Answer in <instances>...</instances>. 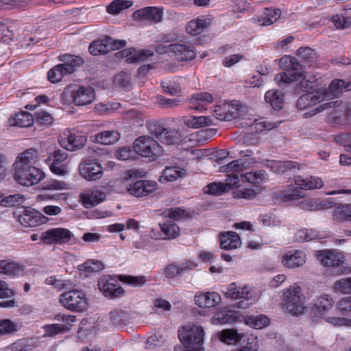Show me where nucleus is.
Returning a JSON list of instances; mask_svg holds the SVG:
<instances>
[{
    "mask_svg": "<svg viewBox=\"0 0 351 351\" xmlns=\"http://www.w3.org/2000/svg\"><path fill=\"white\" fill-rule=\"evenodd\" d=\"M38 152L29 148L21 153L14 163V179L19 184L32 186L38 184L44 178L43 172L33 165L38 160Z\"/></svg>",
    "mask_w": 351,
    "mask_h": 351,
    "instance_id": "obj_1",
    "label": "nucleus"
},
{
    "mask_svg": "<svg viewBox=\"0 0 351 351\" xmlns=\"http://www.w3.org/2000/svg\"><path fill=\"white\" fill-rule=\"evenodd\" d=\"M280 65L284 70L288 71L289 73L282 72L276 75L274 80L279 86H282L286 84L298 81L302 77L301 85L302 87H304V84L309 82V80H305L303 73L300 71L302 70V65L297 58L290 56H285L280 59Z\"/></svg>",
    "mask_w": 351,
    "mask_h": 351,
    "instance_id": "obj_2",
    "label": "nucleus"
},
{
    "mask_svg": "<svg viewBox=\"0 0 351 351\" xmlns=\"http://www.w3.org/2000/svg\"><path fill=\"white\" fill-rule=\"evenodd\" d=\"M204 330L202 326L187 324L178 330V337L186 348L202 351Z\"/></svg>",
    "mask_w": 351,
    "mask_h": 351,
    "instance_id": "obj_3",
    "label": "nucleus"
},
{
    "mask_svg": "<svg viewBox=\"0 0 351 351\" xmlns=\"http://www.w3.org/2000/svg\"><path fill=\"white\" fill-rule=\"evenodd\" d=\"M328 116V121L334 125H346L351 119V110L346 106L339 104V101L323 104L308 112L310 116L317 114L326 109L334 108Z\"/></svg>",
    "mask_w": 351,
    "mask_h": 351,
    "instance_id": "obj_4",
    "label": "nucleus"
},
{
    "mask_svg": "<svg viewBox=\"0 0 351 351\" xmlns=\"http://www.w3.org/2000/svg\"><path fill=\"white\" fill-rule=\"evenodd\" d=\"M283 306L293 315L304 314L306 309L305 296L300 287L293 286L285 292Z\"/></svg>",
    "mask_w": 351,
    "mask_h": 351,
    "instance_id": "obj_5",
    "label": "nucleus"
},
{
    "mask_svg": "<svg viewBox=\"0 0 351 351\" xmlns=\"http://www.w3.org/2000/svg\"><path fill=\"white\" fill-rule=\"evenodd\" d=\"M148 132L166 145L179 144L181 140V133L179 130L165 128L157 122H149L147 124Z\"/></svg>",
    "mask_w": 351,
    "mask_h": 351,
    "instance_id": "obj_6",
    "label": "nucleus"
},
{
    "mask_svg": "<svg viewBox=\"0 0 351 351\" xmlns=\"http://www.w3.org/2000/svg\"><path fill=\"white\" fill-rule=\"evenodd\" d=\"M134 150L138 155L143 157L159 156L162 152V147L152 137L142 136L137 138L134 143Z\"/></svg>",
    "mask_w": 351,
    "mask_h": 351,
    "instance_id": "obj_7",
    "label": "nucleus"
},
{
    "mask_svg": "<svg viewBox=\"0 0 351 351\" xmlns=\"http://www.w3.org/2000/svg\"><path fill=\"white\" fill-rule=\"evenodd\" d=\"M60 302L67 309L73 311H83L87 306L85 295L77 290L62 293L60 298Z\"/></svg>",
    "mask_w": 351,
    "mask_h": 351,
    "instance_id": "obj_8",
    "label": "nucleus"
},
{
    "mask_svg": "<svg viewBox=\"0 0 351 351\" xmlns=\"http://www.w3.org/2000/svg\"><path fill=\"white\" fill-rule=\"evenodd\" d=\"M163 15L162 8L148 6L134 12L132 17L134 20L141 23L148 21L152 23H158L162 20Z\"/></svg>",
    "mask_w": 351,
    "mask_h": 351,
    "instance_id": "obj_9",
    "label": "nucleus"
},
{
    "mask_svg": "<svg viewBox=\"0 0 351 351\" xmlns=\"http://www.w3.org/2000/svg\"><path fill=\"white\" fill-rule=\"evenodd\" d=\"M72 232L66 228H56L42 233L40 240L46 244L67 243L73 237Z\"/></svg>",
    "mask_w": 351,
    "mask_h": 351,
    "instance_id": "obj_10",
    "label": "nucleus"
},
{
    "mask_svg": "<svg viewBox=\"0 0 351 351\" xmlns=\"http://www.w3.org/2000/svg\"><path fill=\"white\" fill-rule=\"evenodd\" d=\"M158 186L156 182L153 180H141L129 184L126 189L128 192L137 197L147 196L154 192Z\"/></svg>",
    "mask_w": 351,
    "mask_h": 351,
    "instance_id": "obj_11",
    "label": "nucleus"
},
{
    "mask_svg": "<svg viewBox=\"0 0 351 351\" xmlns=\"http://www.w3.org/2000/svg\"><path fill=\"white\" fill-rule=\"evenodd\" d=\"M164 52L173 53L179 61L192 60L196 57V51L193 46L184 44H171L163 47Z\"/></svg>",
    "mask_w": 351,
    "mask_h": 351,
    "instance_id": "obj_12",
    "label": "nucleus"
},
{
    "mask_svg": "<svg viewBox=\"0 0 351 351\" xmlns=\"http://www.w3.org/2000/svg\"><path fill=\"white\" fill-rule=\"evenodd\" d=\"M18 220L25 227H36L47 221L42 213L32 208H23L18 217Z\"/></svg>",
    "mask_w": 351,
    "mask_h": 351,
    "instance_id": "obj_13",
    "label": "nucleus"
},
{
    "mask_svg": "<svg viewBox=\"0 0 351 351\" xmlns=\"http://www.w3.org/2000/svg\"><path fill=\"white\" fill-rule=\"evenodd\" d=\"M80 175L87 180H97L103 176V168L100 164L90 159H86L79 165Z\"/></svg>",
    "mask_w": 351,
    "mask_h": 351,
    "instance_id": "obj_14",
    "label": "nucleus"
},
{
    "mask_svg": "<svg viewBox=\"0 0 351 351\" xmlns=\"http://www.w3.org/2000/svg\"><path fill=\"white\" fill-rule=\"evenodd\" d=\"M99 290L106 297L110 298H121L124 295L125 291L114 280L102 278L98 282Z\"/></svg>",
    "mask_w": 351,
    "mask_h": 351,
    "instance_id": "obj_15",
    "label": "nucleus"
},
{
    "mask_svg": "<svg viewBox=\"0 0 351 351\" xmlns=\"http://www.w3.org/2000/svg\"><path fill=\"white\" fill-rule=\"evenodd\" d=\"M317 258L325 267H336L343 263L342 254L332 250L317 251Z\"/></svg>",
    "mask_w": 351,
    "mask_h": 351,
    "instance_id": "obj_16",
    "label": "nucleus"
},
{
    "mask_svg": "<svg viewBox=\"0 0 351 351\" xmlns=\"http://www.w3.org/2000/svg\"><path fill=\"white\" fill-rule=\"evenodd\" d=\"M254 162L255 160L253 158L246 160L240 158L229 162L228 165L221 167V171L229 173L227 178L236 176L239 178L240 173Z\"/></svg>",
    "mask_w": 351,
    "mask_h": 351,
    "instance_id": "obj_17",
    "label": "nucleus"
},
{
    "mask_svg": "<svg viewBox=\"0 0 351 351\" xmlns=\"http://www.w3.org/2000/svg\"><path fill=\"white\" fill-rule=\"evenodd\" d=\"M73 102L77 106L92 103L95 97V90L90 86H80L72 91Z\"/></svg>",
    "mask_w": 351,
    "mask_h": 351,
    "instance_id": "obj_18",
    "label": "nucleus"
},
{
    "mask_svg": "<svg viewBox=\"0 0 351 351\" xmlns=\"http://www.w3.org/2000/svg\"><path fill=\"white\" fill-rule=\"evenodd\" d=\"M226 183L222 182H213L207 185L208 189L205 191L206 193L213 195H221L225 192L229 191L232 187H234L239 182L237 176L230 177L226 179Z\"/></svg>",
    "mask_w": 351,
    "mask_h": 351,
    "instance_id": "obj_19",
    "label": "nucleus"
},
{
    "mask_svg": "<svg viewBox=\"0 0 351 351\" xmlns=\"http://www.w3.org/2000/svg\"><path fill=\"white\" fill-rule=\"evenodd\" d=\"M305 262V254L300 250H290L286 252L282 257L283 265L291 269L302 266Z\"/></svg>",
    "mask_w": 351,
    "mask_h": 351,
    "instance_id": "obj_20",
    "label": "nucleus"
},
{
    "mask_svg": "<svg viewBox=\"0 0 351 351\" xmlns=\"http://www.w3.org/2000/svg\"><path fill=\"white\" fill-rule=\"evenodd\" d=\"M324 98L325 94L322 91L308 93L299 97L296 102V107L298 110H304L322 101Z\"/></svg>",
    "mask_w": 351,
    "mask_h": 351,
    "instance_id": "obj_21",
    "label": "nucleus"
},
{
    "mask_svg": "<svg viewBox=\"0 0 351 351\" xmlns=\"http://www.w3.org/2000/svg\"><path fill=\"white\" fill-rule=\"evenodd\" d=\"M267 166L276 173H285L288 171L295 173L300 169V164L293 160H271Z\"/></svg>",
    "mask_w": 351,
    "mask_h": 351,
    "instance_id": "obj_22",
    "label": "nucleus"
},
{
    "mask_svg": "<svg viewBox=\"0 0 351 351\" xmlns=\"http://www.w3.org/2000/svg\"><path fill=\"white\" fill-rule=\"evenodd\" d=\"M86 141V136L84 135L69 133L66 138L61 141L60 144L67 150L75 151L83 147Z\"/></svg>",
    "mask_w": 351,
    "mask_h": 351,
    "instance_id": "obj_23",
    "label": "nucleus"
},
{
    "mask_svg": "<svg viewBox=\"0 0 351 351\" xmlns=\"http://www.w3.org/2000/svg\"><path fill=\"white\" fill-rule=\"evenodd\" d=\"M211 25V20L204 16L191 20L186 25V32L193 36L199 35Z\"/></svg>",
    "mask_w": 351,
    "mask_h": 351,
    "instance_id": "obj_24",
    "label": "nucleus"
},
{
    "mask_svg": "<svg viewBox=\"0 0 351 351\" xmlns=\"http://www.w3.org/2000/svg\"><path fill=\"white\" fill-rule=\"evenodd\" d=\"M80 197L84 206L88 208L103 202L106 199V193L95 189L81 194Z\"/></svg>",
    "mask_w": 351,
    "mask_h": 351,
    "instance_id": "obj_25",
    "label": "nucleus"
},
{
    "mask_svg": "<svg viewBox=\"0 0 351 351\" xmlns=\"http://www.w3.org/2000/svg\"><path fill=\"white\" fill-rule=\"evenodd\" d=\"M195 302L202 308H210L218 304L221 301L220 295L216 292L205 293L196 295Z\"/></svg>",
    "mask_w": 351,
    "mask_h": 351,
    "instance_id": "obj_26",
    "label": "nucleus"
},
{
    "mask_svg": "<svg viewBox=\"0 0 351 351\" xmlns=\"http://www.w3.org/2000/svg\"><path fill=\"white\" fill-rule=\"evenodd\" d=\"M294 182L301 189L304 190L320 189L324 185L322 180L317 176H308L304 178L301 176H296L294 177Z\"/></svg>",
    "mask_w": 351,
    "mask_h": 351,
    "instance_id": "obj_27",
    "label": "nucleus"
},
{
    "mask_svg": "<svg viewBox=\"0 0 351 351\" xmlns=\"http://www.w3.org/2000/svg\"><path fill=\"white\" fill-rule=\"evenodd\" d=\"M61 64L69 75L75 72L78 67L84 64V60L80 56H73L71 54L63 55L60 57Z\"/></svg>",
    "mask_w": 351,
    "mask_h": 351,
    "instance_id": "obj_28",
    "label": "nucleus"
},
{
    "mask_svg": "<svg viewBox=\"0 0 351 351\" xmlns=\"http://www.w3.org/2000/svg\"><path fill=\"white\" fill-rule=\"evenodd\" d=\"M220 243L222 249L229 250L240 247L241 241L238 234L234 232H228L221 234Z\"/></svg>",
    "mask_w": 351,
    "mask_h": 351,
    "instance_id": "obj_29",
    "label": "nucleus"
},
{
    "mask_svg": "<svg viewBox=\"0 0 351 351\" xmlns=\"http://www.w3.org/2000/svg\"><path fill=\"white\" fill-rule=\"evenodd\" d=\"M24 270L22 264L8 260L0 261V274L7 276H17Z\"/></svg>",
    "mask_w": 351,
    "mask_h": 351,
    "instance_id": "obj_30",
    "label": "nucleus"
},
{
    "mask_svg": "<svg viewBox=\"0 0 351 351\" xmlns=\"http://www.w3.org/2000/svg\"><path fill=\"white\" fill-rule=\"evenodd\" d=\"M93 141L95 143L103 145H112L115 143L120 138V134L114 130H106L99 132L91 136Z\"/></svg>",
    "mask_w": 351,
    "mask_h": 351,
    "instance_id": "obj_31",
    "label": "nucleus"
},
{
    "mask_svg": "<svg viewBox=\"0 0 351 351\" xmlns=\"http://www.w3.org/2000/svg\"><path fill=\"white\" fill-rule=\"evenodd\" d=\"M108 319L113 326L122 327L130 319V315L122 309H114L109 313Z\"/></svg>",
    "mask_w": 351,
    "mask_h": 351,
    "instance_id": "obj_32",
    "label": "nucleus"
},
{
    "mask_svg": "<svg viewBox=\"0 0 351 351\" xmlns=\"http://www.w3.org/2000/svg\"><path fill=\"white\" fill-rule=\"evenodd\" d=\"M280 14L281 11L279 9L266 8L256 21L261 25H270L280 18Z\"/></svg>",
    "mask_w": 351,
    "mask_h": 351,
    "instance_id": "obj_33",
    "label": "nucleus"
},
{
    "mask_svg": "<svg viewBox=\"0 0 351 351\" xmlns=\"http://www.w3.org/2000/svg\"><path fill=\"white\" fill-rule=\"evenodd\" d=\"M110 37H106L103 40H97L90 43L88 50L90 54L99 56L109 52V43H111Z\"/></svg>",
    "mask_w": 351,
    "mask_h": 351,
    "instance_id": "obj_34",
    "label": "nucleus"
},
{
    "mask_svg": "<svg viewBox=\"0 0 351 351\" xmlns=\"http://www.w3.org/2000/svg\"><path fill=\"white\" fill-rule=\"evenodd\" d=\"M265 98L274 109L278 110L282 108L284 94L281 90H268L265 93Z\"/></svg>",
    "mask_w": 351,
    "mask_h": 351,
    "instance_id": "obj_35",
    "label": "nucleus"
},
{
    "mask_svg": "<svg viewBox=\"0 0 351 351\" xmlns=\"http://www.w3.org/2000/svg\"><path fill=\"white\" fill-rule=\"evenodd\" d=\"M162 232L165 234L164 239H173L180 234V228L171 219H167L165 222L160 223Z\"/></svg>",
    "mask_w": 351,
    "mask_h": 351,
    "instance_id": "obj_36",
    "label": "nucleus"
},
{
    "mask_svg": "<svg viewBox=\"0 0 351 351\" xmlns=\"http://www.w3.org/2000/svg\"><path fill=\"white\" fill-rule=\"evenodd\" d=\"M334 301L328 295H319L315 300L313 308L317 313L324 314L333 306Z\"/></svg>",
    "mask_w": 351,
    "mask_h": 351,
    "instance_id": "obj_37",
    "label": "nucleus"
},
{
    "mask_svg": "<svg viewBox=\"0 0 351 351\" xmlns=\"http://www.w3.org/2000/svg\"><path fill=\"white\" fill-rule=\"evenodd\" d=\"M328 90L333 97H337L341 93L351 90V81L332 80L329 85Z\"/></svg>",
    "mask_w": 351,
    "mask_h": 351,
    "instance_id": "obj_38",
    "label": "nucleus"
},
{
    "mask_svg": "<svg viewBox=\"0 0 351 351\" xmlns=\"http://www.w3.org/2000/svg\"><path fill=\"white\" fill-rule=\"evenodd\" d=\"M213 101V96L207 93H200L193 95L190 99L191 104L190 108L193 110H199L202 106L205 104H210Z\"/></svg>",
    "mask_w": 351,
    "mask_h": 351,
    "instance_id": "obj_39",
    "label": "nucleus"
},
{
    "mask_svg": "<svg viewBox=\"0 0 351 351\" xmlns=\"http://www.w3.org/2000/svg\"><path fill=\"white\" fill-rule=\"evenodd\" d=\"M183 121L185 125L192 128H199L208 125L211 123L209 117H184Z\"/></svg>",
    "mask_w": 351,
    "mask_h": 351,
    "instance_id": "obj_40",
    "label": "nucleus"
},
{
    "mask_svg": "<svg viewBox=\"0 0 351 351\" xmlns=\"http://www.w3.org/2000/svg\"><path fill=\"white\" fill-rule=\"evenodd\" d=\"M267 173L265 171H259L256 172H248L245 173H241L239 179L243 182H248L252 184H258L263 180L267 179Z\"/></svg>",
    "mask_w": 351,
    "mask_h": 351,
    "instance_id": "obj_41",
    "label": "nucleus"
},
{
    "mask_svg": "<svg viewBox=\"0 0 351 351\" xmlns=\"http://www.w3.org/2000/svg\"><path fill=\"white\" fill-rule=\"evenodd\" d=\"M114 84L123 90H129L132 86V77L125 72H121L114 77Z\"/></svg>",
    "mask_w": 351,
    "mask_h": 351,
    "instance_id": "obj_42",
    "label": "nucleus"
},
{
    "mask_svg": "<svg viewBox=\"0 0 351 351\" xmlns=\"http://www.w3.org/2000/svg\"><path fill=\"white\" fill-rule=\"evenodd\" d=\"M34 117L27 112H20L16 114L13 125L20 128H28L33 125Z\"/></svg>",
    "mask_w": 351,
    "mask_h": 351,
    "instance_id": "obj_43",
    "label": "nucleus"
},
{
    "mask_svg": "<svg viewBox=\"0 0 351 351\" xmlns=\"http://www.w3.org/2000/svg\"><path fill=\"white\" fill-rule=\"evenodd\" d=\"M227 298L232 300L243 298L245 294H250V290L247 287H237L234 282L229 285L227 291L224 293Z\"/></svg>",
    "mask_w": 351,
    "mask_h": 351,
    "instance_id": "obj_44",
    "label": "nucleus"
},
{
    "mask_svg": "<svg viewBox=\"0 0 351 351\" xmlns=\"http://www.w3.org/2000/svg\"><path fill=\"white\" fill-rule=\"evenodd\" d=\"M245 335L239 334L232 329L224 330L221 332V340L228 344H234L241 342Z\"/></svg>",
    "mask_w": 351,
    "mask_h": 351,
    "instance_id": "obj_45",
    "label": "nucleus"
},
{
    "mask_svg": "<svg viewBox=\"0 0 351 351\" xmlns=\"http://www.w3.org/2000/svg\"><path fill=\"white\" fill-rule=\"evenodd\" d=\"M224 114H220L219 119L220 120H225L227 121H232L237 119L240 116V107L239 105L228 104L225 105Z\"/></svg>",
    "mask_w": 351,
    "mask_h": 351,
    "instance_id": "obj_46",
    "label": "nucleus"
},
{
    "mask_svg": "<svg viewBox=\"0 0 351 351\" xmlns=\"http://www.w3.org/2000/svg\"><path fill=\"white\" fill-rule=\"evenodd\" d=\"M186 173L185 169L178 167H168L162 171V178L167 181H173L182 177Z\"/></svg>",
    "mask_w": 351,
    "mask_h": 351,
    "instance_id": "obj_47",
    "label": "nucleus"
},
{
    "mask_svg": "<svg viewBox=\"0 0 351 351\" xmlns=\"http://www.w3.org/2000/svg\"><path fill=\"white\" fill-rule=\"evenodd\" d=\"M331 21L337 29H343L351 25V17L347 14V12L332 16Z\"/></svg>",
    "mask_w": 351,
    "mask_h": 351,
    "instance_id": "obj_48",
    "label": "nucleus"
},
{
    "mask_svg": "<svg viewBox=\"0 0 351 351\" xmlns=\"http://www.w3.org/2000/svg\"><path fill=\"white\" fill-rule=\"evenodd\" d=\"M297 56L299 57V62L303 63H311L316 58L315 51L310 47H300L298 49Z\"/></svg>",
    "mask_w": 351,
    "mask_h": 351,
    "instance_id": "obj_49",
    "label": "nucleus"
},
{
    "mask_svg": "<svg viewBox=\"0 0 351 351\" xmlns=\"http://www.w3.org/2000/svg\"><path fill=\"white\" fill-rule=\"evenodd\" d=\"M332 216L336 219L351 221V205H339L333 210Z\"/></svg>",
    "mask_w": 351,
    "mask_h": 351,
    "instance_id": "obj_50",
    "label": "nucleus"
},
{
    "mask_svg": "<svg viewBox=\"0 0 351 351\" xmlns=\"http://www.w3.org/2000/svg\"><path fill=\"white\" fill-rule=\"evenodd\" d=\"M132 5V1L114 0L107 7V11L110 14H116L122 10L130 8Z\"/></svg>",
    "mask_w": 351,
    "mask_h": 351,
    "instance_id": "obj_51",
    "label": "nucleus"
},
{
    "mask_svg": "<svg viewBox=\"0 0 351 351\" xmlns=\"http://www.w3.org/2000/svg\"><path fill=\"white\" fill-rule=\"evenodd\" d=\"M21 326L10 319L0 320V335L13 333L18 331Z\"/></svg>",
    "mask_w": 351,
    "mask_h": 351,
    "instance_id": "obj_52",
    "label": "nucleus"
},
{
    "mask_svg": "<svg viewBox=\"0 0 351 351\" xmlns=\"http://www.w3.org/2000/svg\"><path fill=\"white\" fill-rule=\"evenodd\" d=\"M69 75L64 71L63 66L61 64L56 65L53 67L48 72V79L52 83H56L60 82L64 75Z\"/></svg>",
    "mask_w": 351,
    "mask_h": 351,
    "instance_id": "obj_53",
    "label": "nucleus"
},
{
    "mask_svg": "<svg viewBox=\"0 0 351 351\" xmlns=\"http://www.w3.org/2000/svg\"><path fill=\"white\" fill-rule=\"evenodd\" d=\"M154 56V51L149 49H143L136 51L134 49L132 56L128 59V63H135L142 61H145L148 58Z\"/></svg>",
    "mask_w": 351,
    "mask_h": 351,
    "instance_id": "obj_54",
    "label": "nucleus"
},
{
    "mask_svg": "<svg viewBox=\"0 0 351 351\" xmlns=\"http://www.w3.org/2000/svg\"><path fill=\"white\" fill-rule=\"evenodd\" d=\"M317 239V235L313 230L302 229L295 234V239L298 242H308Z\"/></svg>",
    "mask_w": 351,
    "mask_h": 351,
    "instance_id": "obj_55",
    "label": "nucleus"
},
{
    "mask_svg": "<svg viewBox=\"0 0 351 351\" xmlns=\"http://www.w3.org/2000/svg\"><path fill=\"white\" fill-rule=\"evenodd\" d=\"M247 324L256 329H261L269 324V319L264 315L249 317L246 321Z\"/></svg>",
    "mask_w": 351,
    "mask_h": 351,
    "instance_id": "obj_56",
    "label": "nucleus"
},
{
    "mask_svg": "<svg viewBox=\"0 0 351 351\" xmlns=\"http://www.w3.org/2000/svg\"><path fill=\"white\" fill-rule=\"evenodd\" d=\"M333 287L337 292L351 294V277L343 278L336 281Z\"/></svg>",
    "mask_w": 351,
    "mask_h": 351,
    "instance_id": "obj_57",
    "label": "nucleus"
},
{
    "mask_svg": "<svg viewBox=\"0 0 351 351\" xmlns=\"http://www.w3.org/2000/svg\"><path fill=\"white\" fill-rule=\"evenodd\" d=\"M259 219L266 226H277L282 222L280 217L271 213L261 215Z\"/></svg>",
    "mask_w": 351,
    "mask_h": 351,
    "instance_id": "obj_58",
    "label": "nucleus"
},
{
    "mask_svg": "<svg viewBox=\"0 0 351 351\" xmlns=\"http://www.w3.org/2000/svg\"><path fill=\"white\" fill-rule=\"evenodd\" d=\"M161 86L164 92L171 95H177L181 91L180 86L176 82L165 80L161 82Z\"/></svg>",
    "mask_w": 351,
    "mask_h": 351,
    "instance_id": "obj_59",
    "label": "nucleus"
},
{
    "mask_svg": "<svg viewBox=\"0 0 351 351\" xmlns=\"http://www.w3.org/2000/svg\"><path fill=\"white\" fill-rule=\"evenodd\" d=\"M25 200L24 196L21 194L10 195L5 197L1 202L5 206H15L21 204Z\"/></svg>",
    "mask_w": 351,
    "mask_h": 351,
    "instance_id": "obj_60",
    "label": "nucleus"
},
{
    "mask_svg": "<svg viewBox=\"0 0 351 351\" xmlns=\"http://www.w3.org/2000/svg\"><path fill=\"white\" fill-rule=\"evenodd\" d=\"M234 186L238 188L237 184ZM233 196L239 199H252L256 197V193L250 189H236L233 192Z\"/></svg>",
    "mask_w": 351,
    "mask_h": 351,
    "instance_id": "obj_61",
    "label": "nucleus"
},
{
    "mask_svg": "<svg viewBox=\"0 0 351 351\" xmlns=\"http://www.w3.org/2000/svg\"><path fill=\"white\" fill-rule=\"evenodd\" d=\"M120 280L125 283L131 285L134 287H141L143 286L145 282V278L143 276H123L121 277Z\"/></svg>",
    "mask_w": 351,
    "mask_h": 351,
    "instance_id": "obj_62",
    "label": "nucleus"
},
{
    "mask_svg": "<svg viewBox=\"0 0 351 351\" xmlns=\"http://www.w3.org/2000/svg\"><path fill=\"white\" fill-rule=\"evenodd\" d=\"M243 339V342L246 341V345L243 346L239 351H258V344L257 341V337L253 335L247 337L245 339V337Z\"/></svg>",
    "mask_w": 351,
    "mask_h": 351,
    "instance_id": "obj_63",
    "label": "nucleus"
},
{
    "mask_svg": "<svg viewBox=\"0 0 351 351\" xmlns=\"http://www.w3.org/2000/svg\"><path fill=\"white\" fill-rule=\"evenodd\" d=\"M337 306L341 313L348 315L351 313V297L340 300Z\"/></svg>",
    "mask_w": 351,
    "mask_h": 351,
    "instance_id": "obj_64",
    "label": "nucleus"
}]
</instances>
